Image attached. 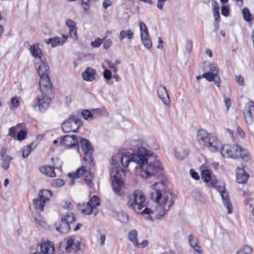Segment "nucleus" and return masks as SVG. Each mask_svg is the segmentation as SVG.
<instances>
[{"label":"nucleus","instance_id":"nucleus-23","mask_svg":"<svg viewBox=\"0 0 254 254\" xmlns=\"http://www.w3.org/2000/svg\"><path fill=\"white\" fill-rule=\"evenodd\" d=\"M30 51L32 55L35 57V62L39 61L45 59L42 50L38 44H33L30 46Z\"/></svg>","mask_w":254,"mask_h":254},{"label":"nucleus","instance_id":"nucleus-49","mask_svg":"<svg viewBox=\"0 0 254 254\" xmlns=\"http://www.w3.org/2000/svg\"><path fill=\"white\" fill-rule=\"evenodd\" d=\"M105 111V108H101V109H96L93 111V118L97 117L98 116H100L102 115L103 112Z\"/></svg>","mask_w":254,"mask_h":254},{"label":"nucleus","instance_id":"nucleus-26","mask_svg":"<svg viewBox=\"0 0 254 254\" xmlns=\"http://www.w3.org/2000/svg\"><path fill=\"white\" fill-rule=\"evenodd\" d=\"M67 39V36L63 35L62 37H55L53 38H49L45 40V42L48 44H51L53 47H55L62 45Z\"/></svg>","mask_w":254,"mask_h":254},{"label":"nucleus","instance_id":"nucleus-62","mask_svg":"<svg viewBox=\"0 0 254 254\" xmlns=\"http://www.w3.org/2000/svg\"><path fill=\"white\" fill-rule=\"evenodd\" d=\"M111 5V2L110 0H105V1L103 3V6L105 9H106L108 7Z\"/></svg>","mask_w":254,"mask_h":254},{"label":"nucleus","instance_id":"nucleus-12","mask_svg":"<svg viewBox=\"0 0 254 254\" xmlns=\"http://www.w3.org/2000/svg\"><path fill=\"white\" fill-rule=\"evenodd\" d=\"M139 29L142 43L147 49H150L152 46V42L146 25L141 21L139 23Z\"/></svg>","mask_w":254,"mask_h":254},{"label":"nucleus","instance_id":"nucleus-52","mask_svg":"<svg viewBox=\"0 0 254 254\" xmlns=\"http://www.w3.org/2000/svg\"><path fill=\"white\" fill-rule=\"evenodd\" d=\"M121 157V154L118 153L116 155L114 156L112 158L111 163L113 165H116L118 162L120 160V157Z\"/></svg>","mask_w":254,"mask_h":254},{"label":"nucleus","instance_id":"nucleus-2","mask_svg":"<svg viewBox=\"0 0 254 254\" xmlns=\"http://www.w3.org/2000/svg\"><path fill=\"white\" fill-rule=\"evenodd\" d=\"M159 176L160 181L155 182L150 187V197L157 203V206L154 210L145 208L141 212L143 214H155L157 219L163 217L174 203L172 198L169 196L171 193L168 188L167 179L162 175Z\"/></svg>","mask_w":254,"mask_h":254},{"label":"nucleus","instance_id":"nucleus-36","mask_svg":"<svg viewBox=\"0 0 254 254\" xmlns=\"http://www.w3.org/2000/svg\"><path fill=\"white\" fill-rule=\"evenodd\" d=\"M188 154L189 150L186 149L179 148L175 150V156L178 159L180 160L184 159Z\"/></svg>","mask_w":254,"mask_h":254},{"label":"nucleus","instance_id":"nucleus-19","mask_svg":"<svg viewBox=\"0 0 254 254\" xmlns=\"http://www.w3.org/2000/svg\"><path fill=\"white\" fill-rule=\"evenodd\" d=\"M206 147L211 151H215L218 150L219 149L221 150L223 146H222L221 142L217 136L213 134L209 137V141Z\"/></svg>","mask_w":254,"mask_h":254},{"label":"nucleus","instance_id":"nucleus-28","mask_svg":"<svg viewBox=\"0 0 254 254\" xmlns=\"http://www.w3.org/2000/svg\"><path fill=\"white\" fill-rule=\"evenodd\" d=\"M236 180L238 183L244 184L249 177L248 174L245 172L243 168L238 167L236 172Z\"/></svg>","mask_w":254,"mask_h":254},{"label":"nucleus","instance_id":"nucleus-1","mask_svg":"<svg viewBox=\"0 0 254 254\" xmlns=\"http://www.w3.org/2000/svg\"><path fill=\"white\" fill-rule=\"evenodd\" d=\"M120 160L123 167H127L130 162L137 165L136 168L140 170V175L147 179L156 175H163V167L160 161L151 150L141 146L133 153L125 152L121 154Z\"/></svg>","mask_w":254,"mask_h":254},{"label":"nucleus","instance_id":"nucleus-43","mask_svg":"<svg viewBox=\"0 0 254 254\" xmlns=\"http://www.w3.org/2000/svg\"><path fill=\"white\" fill-rule=\"evenodd\" d=\"M252 249L248 246H245L240 249L237 253V254H252Z\"/></svg>","mask_w":254,"mask_h":254},{"label":"nucleus","instance_id":"nucleus-45","mask_svg":"<svg viewBox=\"0 0 254 254\" xmlns=\"http://www.w3.org/2000/svg\"><path fill=\"white\" fill-rule=\"evenodd\" d=\"M68 2L75 1L76 0H66ZM90 0H81V5L84 10H88L90 8Z\"/></svg>","mask_w":254,"mask_h":254},{"label":"nucleus","instance_id":"nucleus-50","mask_svg":"<svg viewBox=\"0 0 254 254\" xmlns=\"http://www.w3.org/2000/svg\"><path fill=\"white\" fill-rule=\"evenodd\" d=\"M103 43V40L100 38H97L94 41L92 42L91 44L93 47L98 48Z\"/></svg>","mask_w":254,"mask_h":254},{"label":"nucleus","instance_id":"nucleus-14","mask_svg":"<svg viewBox=\"0 0 254 254\" xmlns=\"http://www.w3.org/2000/svg\"><path fill=\"white\" fill-rule=\"evenodd\" d=\"M137 232L135 230H132L128 233V239L132 243L133 245L137 248H144L146 247L148 244V241L144 240L141 243L138 242Z\"/></svg>","mask_w":254,"mask_h":254},{"label":"nucleus","instance_id":"nucleus-32","mask_svg":"<svg viewBox=\"0 0 254 254\" xmlns=\"http://www.w3.org/2000/svg\"><path fill=\"white\" fill-rule=\"evenodd\" d=\"M52 191L49 190H41L38 194V198L44 201V203L48 201L52 197Z\"/></svg>","mask_w":254,"mask_h":254},{"label":"nucleus","instance_id":"nucleus-54","mask_svg":"<svg viewBox=\"0 0 254 254\" xmlns=\"http://www.w3.org/2000/svg\"><path fill=\"white\" fill-rule=\"evenodd\" d=\"M112 45V41L108 39H105L103 42V47L107 49H108L109 47L111 46Z\"/></svg>","mask_w":254,"mask_h":254},{"label":"nucleus","instance_id":"nucleus-20","mask_svg":"<svg viewBox=\"0 0 254 254\" xmlns=\"http://www.w3.org/2000/svg\"><path fill=\"white\" fill-rule=\"evenodd\" d=\"M157 95L159 99L167 106H169L170 104V98L166 88L160 85L157 89Z\"/></svg>","mask_w":254,"mask_h":254},{"label":"nucleus","instance_id":"nucleus-40","mask_svg":"<svg viewBox=\"0 0 254 254\" xmlns=\"http://www.w3.org/2000/svg\"><path fill=\"white\" fill-rule=\"evenodd\" d=\"M192 195L194 198L197 201L202 203H204L206 202L205 198L199 191L197 190L193 191Z\"/></svg>","mask_w":254,"mask_h":254},{"label":"nucleus","instance_id":"nucleus-46","mask_svg":"<svg viewBox=\"0 0 254 254\" xmlns=\"http://www.w3.org/2000/svg\"><path fill=\"white\" fill-rule=\"evenodd\" d=\"M19 105V101L16 97H13L10 102V109L17 108Z\"/></svg>","mask_w":254,"mask_h":254},{"label":"nucleus","instance_id":"nucleus-33","mask_svg":"<svg viewBox=\"0 0 254 254\" xmlns=\"http://www.w3.org/2000/svg\"><path fill=\"white\" fill-rule=\"evenodd\" d=\"M25 124L21 123L17 124L15 127L9 128L8 130V135L13 138H16V133L19 131V129H23L25 127Z\"/></svg>","mask_w":254,"mask_h":254},{"label":"nucleus","instance_id":"nucleus-3","mask_svg":"<svg viewBox=\"0 0 254 254\" xmlns=\"http://www.w3.org/2000/svg\"><path fill=\"white\" fill-rule=\"evenodd\" d=\"M220 152L224 157L234 159L240 157L245 162H247L250 159L248 151L238 145L231 146L227 144L223 145Z\"/></svg>","mask_w":254,"mask_h":254},{"label":"nucleus","instance_id":"nucleus-6","mask_svg":"<svg viewBox=\"0 0 254 254\" xmlns=\"http://www.w3.org/2000/svg\"><path fill=\"white\" fill-rule=\"evenodd\" d=\"M112 179V186L114 191L117 195H121L123 193L124 182L121 178L119 171L116 167H113L110 172Z\"/></svg>","mask_w":254,"mask_h":254},{"label":"nucleus","instance_id":"nucleus-16","mask_svg":"<svg viewBox=\"0 0 254 254\" xmlns=\"http://www.w3.org/2000/svg\"><path fill=\"white\" fill-rule=\"evenodd\" d=\"M217 190L220 192L224 205L226 207L227 211L229 214L232 212L233 206L230 203L228 192L226 191L225 188L223 186H218Z\"/></svg>","mask_w":254,"mask_h":254},{"label":"nucleus","instance_id":"nucleus-56","mask_svg":"<svg viewBox=\"0 0 254 254\" xmlns=\"http://www.w3.org/2000/svg\"><path fill=\"white\" fill-rule=\"evenodd\" d=\"M190 174L191 177L195 180H198L199 179V176L196 172L193 171L192 169L190 170Z\"/></svg>","mask_w":254,"mask_h":254},{"label":"nucleus","instance_id":"nucleus-39","mask_svg":"<svg viewBox=\"0 0 254 254\" xmlns=\"http://www.w3.org/2000/svg\"><path fill=\"white\" fill-rule=\"evenodd\" d=\"M33 203L36 210L40 211H43L45 204L44 201H42L41 199L38 198L33 200Z\"/></svg>","mask_w":254,"mask_h":254},{"label":"nucleus","instance_id":"nucleus-8","mask_svg":"<svg viewBox=\"0 0 254 254\" xmlns=\"http://www.w3.org/2000/svg\"><path fill=\"white\" fill-rule=\"evenodd\" d=\"M208 67V71L202 74V76L208 81H213L216 86L219 87L221 81L219 76V70L218 67L215 64H209Z\"/></svg>","mask_w":254,"mask_h":254},{"label":"nucleus","instance_id":"nucleus-18","mask_svg":"<svg viewBox=\"0 0 254 254\" xmlns=\"http://www.w3.org/2000/svg\"><path fill=\"white\" fill-rule=\"evenodd\" d=\"M35 66L39 76L49 75V67L45 59L39 61L35 62Z\"/></svg>","mask_w":254,"mask_h":254},{"label":"nucleus","instance_id":"nucleus-11","mask_svg":"<svg viewBox=\"0 0 254 254\" xmlns=\"http://www.w3.org/2000/svg\"><path fill=\"white\" fill-rule=\"evenodd\" d=\"M84 174L85 175V181L86 183L91 187L94 178V175L90 171H87L86 168L84 166H82L74 173L68 174V176L72 179H75L79 178Z\"/></svg>","mask_w":254,"mask_h":254},{"label":"nucleus","instance_id":"nucleus-41","mask_svg":"<svg viewBox=\"0 0 254 254\" xmlns=\"http://www.w3.org/2000/svg\"><path fill=\"white\" fill-rule=\"evenodd\" d=\"M201 177L204 182H208L211 179L210 171L209 170L205 169L201 171Z\"/></svg>","mask_w":254,"mask_h":254},{"label":"nucleus","instance_id":"nucleus-4","mask_svg":"<svg viewBox=\"0 0 254 254\" xmlns=\"http://www.w3.org/2000/svg\"><path fill=\"white\" fill-rule=\"evenodd\" d=\"M146 198L143 192L140 190H136L132 194V197H130L127 201L128 206L136 211L139 213V211L146 206Z\"/></svg>","mask_w":254,"mask_h":254},{"label":"nucleus","instance_id":"nucleus-57","mask_svg":"<svg viewBox=\"0 0 254 254\" xmlns=\"http://www.w3.org/2000/svg\"><path fill=\"white\" fill-rule=\"evenodd\" d=\"M167 0H158L157 3V7L160 10L163 8L164 2Z\"/></svg>","mask_w":254,"mask_h":254},{"label":"nucleus","instance_id":"nucleus-60","mask_svg":"<svg viewBox=\"0 0 254 254\" xmlns=\"http://www.w3.org/2000/svg\"><path fill=\"white\" fill-rule=\"evenodd\" d=\"M237 131L238 134L241 138H244L245 137V133L241 128L238 127L237 128Z\"/></svg>","mask_w":254,"mask_h":254},{"label":"nucleus","instance_id":"nucleus-10","mask_svg":"<svg viewBox=\"0 0 254 254\" xmlns=\"http://www.w3.org/2000/svg\"><path fill=\"white\" fill-rule=\"evenodd\" d=\"M49 94L38 92L33 107H37L40 112L47 109L49 107L51 101V98L49 96Z\"/></svg>","mask_w":254,"mask_h":254},{"label":"nucleus","instance_id":"nucleus-21","mask_svg":"<svg viewBox=\"0 0 254 254\" xmlns=\"http://www.w3.org/2000/svg\"><path fill=\"white\" fill-rule=\"evenodd\" d=\"M65 250L68 253H75L80 250V243L71 237L68 238L66 242Z\"/></svg>","mask_w":254,"mask_h":254},{"label":"nucleus","instance_id":"nucleus-63","mask_svg":"<svg viewBox=\"0 0 254 254\" xmlns=\"http://www.w3.org/2000/svg\"><path fill=\"white\" fill-rule=\"evenodd\" d=\"M213 16L216 21L219 22L220 14L219 11H213Z\"/></svg>","mask_w":254,"mask_h":254},{"label":"nucleus","instance_id":"nucleus-5","mask_svg":"<svg viewBox=\"0 0 254 254\" xmlns=\"http://www.w3.org/2000/svg\"><path fill=\"white\" fill-rule=\"evenodd\" d=\"M81 149L84 154L83 160L88 164L89 169H92L94 167V163L92 156L93 148L87 139L82 138L80 141Z\"/></svg>","mask_w":254,"mask_h":254},{"label":"nucleus","instance_id":"nucleus-24","mask_svg":"<svg viewBox=\"0 0 254 254\" xmlns=\"http://www.w3.org/2000/svg\"><path fill=\"white\" fill-rule=\"evenodd\" d=\"M65 24L68 27L69 36L74 40H77L78 37L76 22L70 19H68L66 20Z\"/></svg>","mask_w":254,"mask_h":254},{"label":"nucleus","instance_id":"nucleus-31","mask_svg":"<svg viewBox=\"0 0 254 254\" xmlns=\"http://www.w3.org/2000/svg\"><path fill=\"white\" fill-rule=\"evenodd\" d=\"M40 171L42 174L50 177H56L55 169L54 167L49 166H42L40 168Z\"/></svg>","mask_w":254,"mask_h":254},{"label":"nucleus","instance_id":"nucleus-51","mask_svg":"<svg viewBox=\"0 0 254 254\" xmlns=\"http://www.w3.org/2000/svg\"><path fill=\"white\" fill-rule=\"evenodd\" d=\"M111 72L109 69H105L103 72V76L107 80H110L111 78Z\"/></svg>","mask_w":254,"mask_h":254},{"label":"nucleus","instance_id":"nucleus-44","mask_svg":"<svg viewBox=\"0 0 254 254\" xmlns=\"http://www.w3.org/2000/svg\"><path fill=\"white\" fill-rule=\"evenodd\" d=\"M27 131L23 129H20L17 133L16 138L19 141L23 140L26 138Z\"/></svg>","mask_w":254,"mask_h":254},{"label":"nucleus","instance_id":"nucleus-7","mask_svg":"<svg viewBox=\"0 0 254 254\" xmlns=\"http://www.w3.org/2000/svg\"><path fill=\"white\" fill-rule=\"evenodd\" d=\"M100 205L99 198L97 196L94 195L90 199L87 203L78 204L77 208L82 214L90 215L93 213V210Z\"/></svg>","mask_w":254,"mask_h":254},{"label":"nucleus","instance_id":"nucleus-42","mask_svg":"<svg viewBox=\"0 0 254 254\" xmlns=\"http://www.w3.org/2000/svg\"><path fill=\"white\" fill-rule=\"evenodd\" d=\"M242 14L245 21L250 22L253 20V17L250 10L247 8H244L243 9Z\"/></svg>","mask_w":254,"mask_h":254},{"label":"nucleus","instance_id":"nucleus-55","mask_svg":"<svg viewBox=\"0 0 254 254\" xmlns=\"http://www.w3.org/2000/svg\"><path fill=\"white\" fill-rule=\"evenodd\" d=\"M236 80L239 85H244V78L241 75L236 76Z\"/></svg>","mask_w":254,"mask_h":254},{"label":"nucleus","instance_id":"nucleus-47","mask_svg":"<svg viewBox=\"0 0 254 254\" xmlns=\"http://www.w3.org/2000/svg\"><path fill=\"white\" fill-rule=\"evenodd\" d=\"M52 185L54 187H61L64 185V182L63 180L57 179L53 181Z\"/></svg>","mask_w":254,"mask_h":254},{"label":"nucleus","instance_id":"nucleus-37","mask_svg":"<svg viewBox=\"0 0 254 254\" xmlns=\"http://www.w3.org/2000/svg\"><path fill=\"white\" fill-rule=\"evenodd\" d=\"M61 220L69 225L75 220V217L73 213L67 212L63 215Z\"/></svg>","mask_w":254,"mask_h":254},{"label":"nucleus","instance_id":"nucleus-13","mask_svg":"<svg viewBox=\"0 0 254 254\" xmlns=\"http://www.w3.org/2000/svg\"><path fill=\"white\" fill-rule=\"evenodd\" d=\"M244 115L247 124H251L254 120V102L249 101L245 106Z\"/></svg>","mask_w":254,"mask_h":254},{"label":"nucleus","instance_id":"nucleus-38","mask_svg":"<svg viewBox=\"0 0 254 254\" xmlns=\"http://www.w3.org/2000/svg\"><path fill=\"white\" fill-rule=\"evenodd\" d=\"M33 143L32 142L30 144L23 147L22 152V156L23 158H27L32 151L33 150Z\"/></svg>","mask_w":254,"mask_h":254},{"label":"nucleus","instance_id":"nucleus-53","mask_svg":"<svg viewBox=\"0 0 254 254\" xmlns=\"http://www.w3.org/2000/svg\"><path fill=\"white\" fill-rule=\"evenodd\" d=\"M221 13L225 16H227L229 14V10L228 6L224 5L222 6Z\"/></svg>","mask_w":254,"mask_h":254},{"label":"nucleus","instance_id":"nucleus-25","mask_svg":"<svg viewBox=\"0 0 254 254\" xmlns=\"http://www.w3.org/2000/svg\"><path fill=\"white\" fill-rule=\"evenodd\" d=\"M1 160H2V168L5 170H7L10 165V162L12 160L11 157L8 156L6 154V149L3 147L0 152Z\"/></svg>","mask_w":254,"mask_h":254},{"label":"nucleus","instance_id":"nucleus-64","mask_svg":"<svg viewBox=\"0 0 254 254\" xmlns=\"http://www.w3.org/2000/svg\"><path fill=\"white\" fill-rule=\"evenodd\" d=\"M187 48L189 49V51H190L192 46V42L191 40H188L186 43Z\"/></svg>","mask_w":254,"mask_h":254},{"label":"nucleus","instance_id":"nucleus-9","mask_svg":"<svg viewBox=\"0 0 254 254\" xmlns=\"http://www.w3.org/2000/svg\"><path fill=\"white\" fill-rule=\"evenodd\" d=\"M81 126L80 121L75 116H71L62 125V129L64 132H76Z\"/></svg>","mask_w":254,"mask_h":254},{"label":"nucleus","instance_id":"nucleus-30","mask_svg":"<svg viewBox=\"0 0 254 254\" xmlns=\"http://www.w3.org/2000/svg\"><path fill=\"white\" fill-rule=\"evenodd\" d=\"M188 241L190 246L194 250V252L198 254H200L201 251L200 247L198 245V240L197 238L194 237L193 235L190 234L188 236Z\"/></svg>","mask_w":254,"mask_h":254},{"label":"nucleus","instance_id":"nucleus-58","mask_svg":"<svg viewBox=\"0 0 254 254\" xmlns=\"http://www.w3.org/2000/svg\"><path fill=\"white\" fill-rule=\"evenodd\" d=\"M106 63L108 64L109 67L111 69H113L114 72H116L117 71V68L114 63H112L109 61H107Z\"/></svg>","mask_w":254,"mask_h":254},{"label":"nucleus","instance_id":"nucleus-15","mask_svg":"<svg viewBox=\"0 0 254 254\" xmlns=\"http://www.w3.org/2000/svg\"><path fill=\"white\" fill-rule=\"evenodd\" d=\"M39 81L40 90L38 92H42L46 93H50L51 92L52 84L49 75L40 76Z\"/></svg>","mask_w":254,"mask_h":254},{"label":"nucleus","instance_id":"nucleus-48","mask_svg":"<svg viewBox=\"0 0 254 254\" xmlns=\"http://www.w3.org/2000/svg\"><path fill=\"white\" fill-rule=\"evenodd\" d=\"M81 115L82 117L85 120L88 119H93V116L92 113H91L88 110H84L81 113Z\"/></svg>","mask_w":254,"mask_h":254},{"label":"nucleus","instance_id":"nucleus-22","mask_svg":"<svg viewBox=\"0 0 254 254\" xmlns=\"http://www.w3.org/2000/svg\"><path fill=\"white\" fill-rule=\"evenodd\" d=\"M78 142L77 137L75 135H64L61 140V143L67 147L76 145Z\"/></svg>","mask_w":254,"mask_h":254},{"label":"nucleus","instance_id":"nucleus-27","mask_svg":"<svg viewBox=\"0 0 254 254\" xmlns=\"http://www.w3.org/2000/svg\"><path fill=\"white\" fill-rule=\"evenodd\" d=\"M41 250L43 254H54V245L51 242H44L41 245Z\"/></svg>","mask_w":254,"mask_h":254},{"label":"nucleus","instance_id":"nucleus-35","mask_svg":"<svg viewBox=\"0 0 254 254\" xmlns=\"http://www.w3.org/2000/svg\"><path fill=\"white\" fill-rule=\"evenodd\" d=\"M57 231L62 234L67 233L70 229V225L61 220L59 226H56Z\"/></svg>","mask_w":254,"mask_h":254},{"label":"nucleus","instance_id":"nucleus-59","mask_svg":"<svg viewBox=\"0 0 254 254\" xmlns=\"http://www.w3.org/2000/svg\"><path fill=\"white\" fill-rule=\"evenodd\" d=\"M212 5L213 7V11H219V7L218 4L217 3V2L216 1H215V0L212 1Z\"/></svg>","mask_w":254,"mask_h":254},{"label":"nucleus","instance_id":"nucleus-17","mask_svg":"<svg viewBox=\"0 0 254 254\" xmlns=\"http://www.w3.org/2000/svg\"><path fill=\"white\" fill-rule=\"evenodd\" d=\"M212 135L213 134L208 133L203 129H198L196 133L197 141L200 145L206 147L209 141V137Z\"/></svg>","mask_w":254,"mask_h":254},{"label":"nucleus","instance_id":"nucleus-29","mask_svg":"<svg viewBox=\"0 0 254 254\" xmlns=\"http://www.w3.org/2000/svg\"><path fill=\"white\" fill-rule=\"evenodd\" d=\"M95 74L96 71L93 68L88 67L86 68L85 70L82 72V77L84 80L92 81L95 78Z\"/></svg>","mask_w":254,"mask_h":254},{"label":"nucleus","instance_id":"nucleus-34","mask_svg":"<svg viewBox=\"0 0 254 254\" xmlns=\"http://www.w3.org/2000/svg\"><path fill=\"white\" fill-rule=\"evenodd\" d=\"M126 37L129 40L132 39L133 33L130 29H127V31L123 30L120 31L119 34V38L120 41H122Z\"/></svg>","mask_w":254,"mask_h":254},{"label":"nucleus","instance_id":"nucleus-61","mask_svg":"<svg viewBox=\"0 0 254 254\" xmlns=\"http://www.w3.org/2000/svg\"><path fill=\"white\" fill-rule=\"evenodd\" d=\"M224 102L227 107V110H228L231 104V100L229 98H226L225 99Z\"/></svg>","mask_w":254,"mask_h":254}]
</instances>
